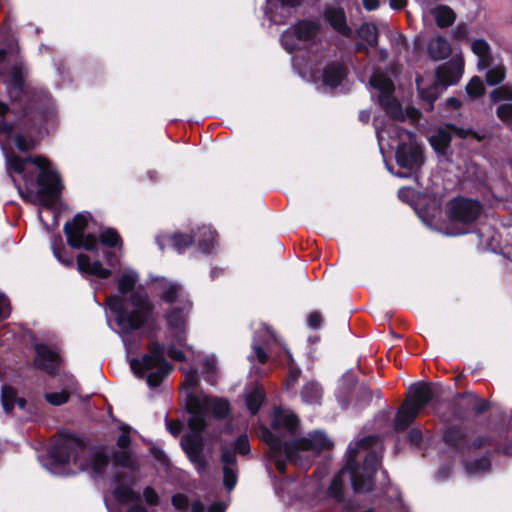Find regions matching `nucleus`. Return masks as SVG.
Segmentation results:
<instances>
[{
	"instance_id": "nucleus-1",
	"label": "nucleus",
	"mask_w": 512,
	"mask_h": 512,
	"mask_svg": "<svg viewBox=\"0 0 512 512\" xmlns=\"http://www.w3.org/2000/svg\"><path fill=\"white\" fill-rule=\"evenodd\" d=\"M6 168L9 174L13 171L23 175L24 187L11 178L21 197L28 202L50 207L53 198L62 190L59 175L49 161L41 156L21 158L6 154Z\"/></svg>"
},
{
	"instance_id": "nucleus-2",
	"label": "nucleus",
	"mask_w": 512,
	"mask_h": 512,
	"mask_svg": "<svg viewBox=\"0 0 512 512\" xmlns=\"http://www.w3.org/2000/svg\"><path fill=\"white\" fill-rule=\"evenodd\" d=\"M137 282L138 274L135 271H124L118 280L119 295H112L106 300L123 333L137 330L154 319V305L148 295L134 291Z\"/></svg>"
},
{
	"instance_id": "nucleus-3",
	"label": "nucleus",
	"mask_w": 512,
	"mask_h": 512,
	"mask_svg": "<svg viewBox=\"0 0 512 512\" xmlns=\"http://www.w3.org/2000/svg\"><path fill=\"white\" fill-rule=\"evenodd\" d=\"M418 213L419 218L428 227L447 236H459L470 232L469 225L479 217L481 205L478 201L466 198L451 200L447 205L448 221L445 226L438 224L437 218L440 215V207L436 199L432 202L431 219L423 211Z\"/></svg>"
},
{
	"instance_id": "nucleus-4",
	"label": "nucleus",
	"mask_w": 512,
	"mask_h": 512,
	"mask_svg": "<svg viewBox=\"0 0 512 512\" xmlns=\"http://www.w3.org/2000/svg\"><path fill=\"white\" fill-rule=\"evenodd\" d=\"M51 457L60 464L75 465L92 476L102 475L110 466L108 455L102 449L89 448L80 440L62 439L51 451Z\"/></svg>"
},
{
	"instance_id": "nucleus-5",
	"label": "nucleus",
	"mask_w": 512,
	"mask_h": 512,
	"mask_svg": "<svg viewBox=\"0 0 512 512\" xmlns=\"http://www.w3.org/2000/svg\"><path fill=\"white\" fill-rule=\"evenodd\" d=\"M376 134L381 152L384 150V142L388 141L389 148L396 149V160L401 167L412 171L422 166V147L417 143L414 134L394 123L382 128L376 127Z\"/></svg>"
},
{
	"instance_id": "nucleus-6",
	"label": "nucleus",
	"mask_w": 512,
	"mask_h": 512,
	"mask_svg": "<svg viewBox=\"0 0 512 512\" xmlns=\"http://www.w3.org/2000/svg\"><path fill=\"white\" fill-rule=\"evenodd\" d=\"M186 406L189 413H191V417L188 420L189 427L196 431H204L206 415L209 411L216 418H225L230 411L227 400L210 397L204 393L193 394L188 392Z\"/></svg>"
},
{
	"instance_id": "nucleus-7",
	"label": "nucleus",
	"mask_w": 512,
	"mask_h": 512,
	"mask_svg": "<svg viewBox=\"0 0 512 512\" xmlns=\"http://www.w3.org/2000/svg\"><path fill=\"white\" fill-rule=\"evenodd\" d=\"M164 347L159 343H153L149 354L140 361L132 359L130 366L138 376L146 373L147 383L151 387H157L171 371L170 364L164 359Z\"/></svg>"
},
{
	"instance_id": "nucleus-8",
	"label": "nucleus",
	"mask_w": 512,
	"mask_h": 512,
	"mask_svg": "<svg viewBox=\"0 0 512 512\" xmlns=\"http://www.w3.org/2000/svg\"><path fill=\"white\" fill-rule=\"evenodd\" d=\"M463 71L464 60L461 56L456 55L450 61L440 65L436 69V81L429 89L425 88L423 79H416L420 96L432 107L433 102L438 97V85L444 87L455 85L461 79Z\"/></svg>"
},
{
	"instance_id": "nucleus-9",
	"label": "nucleus",
	"mask_w": 512,
	"mask_h": 512,
	"mask_svg": "<svg viewBox=\"0 0 512 512\" xmlns=\"http://www.w3.org/2000/svg\"><path fill=\"white\" fill-rule=\"evenodd\" d=\"M331 446L332 443L326 434L316 431L309 434L307 437L290 442V444L284 446V449L291 461L295 464L304 466L305 464L302 461V454H306L305 457H308L309 455H316L321 451L330 449Z\"/></svg>"
},
{
	"instance_id": "nucleus-10",
	"label": "nucleus",
	"mask_w": 512,
	"mask_h": 512,
	"mask_svg": "<svg viewBox=\"0 0 512 512\" xmlns=\"http://www.w3.org/2000/svg\"><path fill=\"white\" fill-rule=\"evenodd\" d=\"M88 224V215L84 213L77 214L71 222L64 225V232L68 244L76 249L83 248L88 251H94L98 245L96 236L86 234L85 230Z\"/></svg>"
},
{
	"instance_id": "nucleus-11",
	"label": "nucleus",
	"mask_w": 512,
	"mask_h": 512,
	"mask_svg": "<svg viewBox=\"0 0 512 512\" xmlns=\"http://www.w3.org/2000/svg\"><path fill=\"white\" fill-rule=\"evenodd\" d=\"M371 85L381 92L380 103L394 119H402L403 113L398 101L391 96L394 91L392 80L382 73H375L370 80Z\"/></svg>"
},
{
	"instance_id": "nucleus-12",
	"label": "nucleus",
	"mask_w": 512,
	"mask_h": 512,
	"mask_svg": "<svg viewBox=\"0 0 512 512\" xmlns=\"http://www.w3.org/2000/svg\"><path fill=\"white\" fill-rule=\"evenodd\" d=\"M381 460L380 451L372 449L365 455L361 472L354 469V493L369 491Z\"/></svg>"
},
{
	"instance_id": "nucleus-13",
	"label": "nucleus",
	"mask_w": 512,
	"mask_h": 512,
	"mask_svg": "<svg viewBox=\"0 0 512 512\" xmlns=\"http://www.w3.org/2000/svg\"><path fill=\"white\" fill-rule=\"evenodd\" d=\"M319 23L305 20L299 22L293 30L283 33L282 44L289 52L300 48V43L312 40L319 31Z\"/></svg>"
},
{
	"instance_id": "nucleus-14",
	"label": "nucleus",
	"mask_w": 512,
	"mask_h": 512,
	"mask_svg": "<svg viewBox=\"0 0 512 512\" xmlns=\"http://www.w3.org/2000/svg\"><path fill=\"white\" fill-rule=\"evenodd\" d=\"M191 307L192 303L189 300H185L184 304L173 306L166 314L168 328L174 334V338L179 345H182L185 340L186 322Z\"/></svg>"
},
{
	"instance_id": "nucleus-15",
	"label": "nucleus",
	"mask_w": 512,
	"mask_h": 512,
	"mask_svg": "<svg viewBox=\"0 0 512 512\" xmlns=\"http://www.w3.org/2000/svg\"><path fill=\"white\" fill-rule=\"evenodd\" d=\"M421 5L424 21L433 18L439 28L450 27L456 20L454 10L444 4H431L428 0H418Z\"/></svg>"
},
{
	"instance_id": "nucleus-16",
	"label": "nucleus",
	"mask_w": 512,
	"mask_h": 512,
	"mask_svg": "<svg viewBox=\"0 0 512 512\" xmlns=\"http://www.w3.org/2000/svg\"><path fill=\"white\" fill-rule=\"evenodd\" d=\"M35 364L50 375H54L61 363V357L56 349L45 344L35 345Z\"/></svg>"
},
{
	"instance_id": "nucleus-17",
	"label": "nucleus",
	"mask_w": 512,
	"mask_h": 512,
	"mask_svg": "<svg viewBox=\"0 0 512 512\" xmlns=\"http://www.w3.org/2000/svg\"><path fill=\"white\" fill-rule=\"evenodd\" d=\"M191 429V433L186 434L181 439V445L187 455L189 456L190 460L194 462L197 466V469L199 471L205 469V462L201 458V450H202V440H201V433L203 431H196L194 429Z\"/></svg>"
},
{
	"instance_id": "nucleus-18",
	"label": "nucleus",
	"mask_w": 512,
	"mask_h": 512,
	"mask_svg": "<svg viewBox=\"0 0 512 512\" xmlns=\"http://www.w3.org/2000/svg\"><path fill=\"white\" fill-rule=\"evenodd\" d=\"M435 389L436 387L425 383L414 384L410 386L405 402L420 412L434 397Z\"/></svg>"
},
{
	"instance_id": "nucleus-19",
	"label": "nucleus",
	"mask_w": 512,
	"mask_h": 512,
	"mask_svg": "<svg viewBox=\"0 0 512 512\" xmlns=\"http://www.w3.org/2000/svg\"><path fill=\"white\" fill-rule=\"evenodd\" d=\"M173 506L181 512H225L226 504L218 502L212 504L208 509L200 501H194L189 504L187 496L176 494L172 497Z\"/></svg>"
},
{
	"instance_id": "nucleus-20",
	"label": "nucleus",
	"mask_w": 512,
	"mask_h": 512,
	"mask_svg": "<svg viewBox=\"0 0 512 512\" xmlns=\"http://www.w3.org/2000/svg\"><path fill=\"white\" fill-rule=\"evenodd\" d=\"M221 461L223 463V482L226 489L231 491L235 487L238 478L236 456L227 447H222Z\"/></svg>"
},
{
	"instance_id": "nucleus-21",
	"label": "nucleus",
	"mask_w": 512,
	"mask_h": 512,
	"mask_svg": "<svg viewBox=\"0 0 512 512\" xmlns=\"http://www.w3.org/2000/svg\"><path fill=\"white\" fill-rule=\"evenodd\" d=\"M347 75L348 68L342 62H330L323 70V83L326 86L335 88L341 84Z\"/></svg>"
},
{
	"instance_id": "nucleus-22",
	"label": "nucleus",
	"mask_w": 512,
	"mask_h": 512,
	"mask_svg": "<svg viewBox=\"0 0 512 512\" xmlns=\"http://www.w3.org/2000/svg\"><path fill=\"white\" fill-rule=\"evenodd\" d=\"M77 267L80 273L93 275L101 279H106L111 275V270L104 268L100 261L91 262L89 257L83 253L77 256Z\"/></svg>"
},
{
	"instance_id": "nucleus-23",
	"label": "nucleus",
	"mask_w": 512,
	"mask_h": 512,
	"mask_svg": "<svg viewBox=\"0 0 512 512\" xmlns=\"http://www.w3.org/2000/svg\"><path fill=\"white\" fill-rule=\"evenodd\" d=\"M354 408L364 409L372 404L374 400H380L382 393L379 389L371 390L364 383H356L354 380Z\"/></svg>"
},
{
	"instance_id": "nucleus-24",
	"label": "nucleus",
	"mask_w": 512,
	"mask_h": 512,
	"mask_svg": "<svg viewBox=\"0 0 512 512\" xmlns=\"http://www.w3.org/2000/svg\"><path fill=\"white\" fill-rule=\"evenodd\" d=\"M452 52L449 41L440 35L432 37L427 43V53L435 61L446 59Z\"/></svg>"
},
{
	"instance_id": "nucleus-25",
	"label": "nucleus",
	"mask_w": 512,
	"mask_h": 512,
	"mask_svg": "<svg viewBox=\"0 0 512 512\" xmlns=\"http://www.w3.org/2000/svg\"><path fill=\"white\" fill-rule=\"evenodd\" d=\"M472 52L478 57L477 67L479 70L487 69L494 63L491 48L484 39H475L471 44Z\"/></svg>"
},
{
	"instance_id": "nucleus-26",
	"label": "nucleus",
	"mask_w": 512,
	"mask_h": 512,
	"mask_svg": "<svg viewBox=\"0 0 512 512\" xmlns=\"http://www.w3.org/2000/svg\"><path fill=\"white\" fill-rule=\"evenodd\" d=\"M161 298L167 303L184 304L185 300H189L183 287L174 282L165 281L162 284Z\"/></svg>"
},
{
	"instance_id": "nucleus-27",
	"label": "nucleus",
	"mask_w": 512,
	"mask_h": 512,
	"mask_svg": "<svg viewBox=\"0 0 512 512\" xmlns=\"http://www.w3.org/2000/svg\"><path fill=\"white\" fill-rule=\"evenodd\" d=\"M398 197L401 201L406 202L414 207V210L419 215V211H423L428 217L431 219L432 214V200H427L425 203L427 204L426 207H419L418 202L416 201L418 199V195L416 191L413 188L410 187H403L399 189L398 191ZM424 203V201H422Z\"/></svg>"
},
{
	"instance_id": "nucleus-28",
	"label": "nucleus",
	"mask_w": 512,
	"mask_h": 512,
	"mask_svg": "<svg viewBox=\"0 0 512 512\" xmlns=\"http://www.w3.org/2000/svg\"><path fill=\"white\" fill-rule=\"evenodd\" d=\"M358 36L362 42L354 43V52L366 49V46H374L377 43V29L373 24H363L358 30Z\"/></svg>"
},
{
	"instance_id": "nucleus-29",
	"label": "nucleus",
	"mask_w": 512,
	"mask_h": 512,
	"mask_svg": "<svg viewBox=\"0 0 512 512\" xmlns=\"http://www.w3.org/2000/svg\"><path fill=\"white\" fill-rule=\"evenodd\" d=\"M419 411L414 409L410 404L406 402L398 410L395 420L394 427L396 430H405L416 418Z\"/></svg>"
},
{
	"instance_id": "nucleus-30",
	"label": "nucleus",
	"mask_w": 512,
	"mask_h": 512,
	"mask_svg": "<svg viewBox=\"0 0 512 512\" xmlns=\"http://www.w3.org/2000/svg\"><path fill=\"white\" fill-rule=\"evenodd\" d=\"M325 17L337 32L343 35H348L349 28L346 24V16L342 8L337 7L327 9Z\"/></svg>"
},
{
	"instance_id": "nucleus-31",
	"label": "nucleus",
	"mask_w": 512,
	"mask_h": 512,
	"mask_svg": "<svg viewBox=\"0 0 512 512\" xmlns=\"http://www.w3.org/2000/svg\"><path fill=\"white\" fill-rule=\"evenodd\" d=\"M267 434H268L267 441L269 442V446H270L271 458L273 459L277 470L280 472H284L286 463L282 459V456H285L286 459L291 462V460L288 458L287 453L285 452V449H284V446L287 445L288 443L281 444L278 441L274 440L269 432H267ZM292 463H294V462L292 461Z\"/></svg>"
},
{
	"instance_id": "nucleus-32",
	"label": "nucleus",
	"mask_w": 512,
	"mask_h": 512,
	"mask_svg": "<svg viewBox=\"0 0 512 512\" xmlns=\"http://www.w3.org/2000/svg\"><path fill=\"white\" fill-rule=\"evenodd\" d=\"M117 478L119 476L117 475ZM118 483L113 488L112 494L114 499L121 504H129L139 500V494L124 482L117 479Z\"/></svg>"
},
{
	"instance_id": "nucleus-33",
	"label": "nucleus",
	"mask_w": 512,
	"mask_h": 512,
	"mask_svg": "<svg viewBox=\"0 0 512 512\" xmlns=\"http://www.w3.org/2000/svg\"><path fill=\"white\" fill-rule=\"evenodd\" d=\"M11 99H17L23 87L22 72L19 65H15L10 73V78L5 81Z\"/></svg>"
},
{
	"instance_id": "nucleus-34",
	"label": "nucleus",
	"mask_w": 512,
	"mask_h": 512,
	"mask_svg": "<svg viewBox=\"0 0 512 512\" xmlns=\"http://www.w3.org/2000/svg\"><path fill=\"white\" fill-rule=\"evenodd\" d=\"M301 397L307 404H320L322 398V388L316 382H308L302 389Z\"/></svg>"
},
{
	"instance_id": "nucleus-35",
	"label": "nucleus",
	"mask_w": 512,
	"mask_h": 512,
	"mask_svg": "<svg viewBox=\"0 0 512 512\" xmlns=\"http://www.w3.org/2000/svg\"><path fill=\"white\" fill-rule=\"evenodd\" d=\"M345 475L352 477V468L348 465L333 478L328 489L329 496L337 501L342 500L343 476Z\"/></svg>"
},
{
	"instance_id": "nucleus-36",
	"label": "nucleus",
	"mask_w": 512,
	"mask_h": 512,
	"mask_svg": "<svg viewBox=\"0 0 512 512\" xmlns=\"http://www.w3.org/2000/svg\"><path fill=\"white\" fill-rule=\"evenodd\" d=\"M75 389L76 382L72 378H70L69 384L67 385V389L60 392L46 393L45 399L49 404L59 406L68 401L70 393H72Z\"/></svg>"
},
{
	"instance_id": "nucleus-37",
	"label": "nucleus",
	"mask_w": 512,
	"mask_h": 512,
	"mask_svg": "<svg viewBox=\"0 0 512 512\" xmlns=\"http://www.w3.org/2000/svg\"><path fill=\"white\" fill-rule=\"evenodd\" d=\"M445 442L456 449L465 450L467 449L466 434L458 428L450 429L444 434Z\"/></svg>"
},
{
	"instance_id": "nucleus-38",
	"label": "nucleus",
	"mask_w": 512,
	"mask_h": 512,
	"mask_svg": "<svg viewBox=\"0 0 512 512\" xmlns=\"http://www.w3.org/2000/svg\"><path fill=\"white\" fill-rule=\"evenodd\" d=\"M264 397V390L260 386L254 387L253 390L246 395V405L252 414H255L260 409Z\"/></svg>"
},
{
	"instance_id": "nucleus-39",
	"label": "nucleus",
	"mask_w": 512,
	"mask_h": 512,
	"mask_svg": "<svg viewBox=\"0 0 512 512\" xmlns=\"http://www.w3.org/2000/svg\"><path fill=\"white\" fill-rule=\"evenodd\" d=\"M451 141V133L446 129H439L430 137V143L438 152H443Z\"/></svg>"
},
{
	"instance_id": "nucleus-40",
	"label": "nucleus",
	"mask_w": 512,
	"mask_h": 512,
	"mask_svg": "<svg viewBox=\"0 0 512 512\" xmlns=\"http://www.w3.org/2000/svg\"><path fill=\"white\" fill-rule=\"evenodd\" d=\"M485 79L488 85L494 86L502 82L505 78V68L501 63L493 67H488Z\"/></svg>"
},
{
	"instance_id": "nucleus-41",
	"label": "nucleus",
	"mask_w": 512,
	"mask_h": 512,
	"mask_svg": "<svg viewBox=\"0 0 512 512\" xmlns=\"http://www.w3.org/2000/svg\"><path fill=\"white\" fill-rule=\"evenodd\" d=\"M464 467L469 475H478L489 470L490 461L486 457H481L473 462L465 463Z\"/></svg>"
},
{
	"instance_id": "nucleus-42",
	"label": "nucleus",
	"mask_w": 512,
	"mask_h": 512,
	"mask_svg": "<svg viewBox=\"0 0 512 512\" xmlns=\"http://www.w3.org/2000/svg\"><path fill=\"white\" fill-rule=\"evenodd\" d=\"M275 423L288 430H294L298 424V419L296 415L291 412H278L275 416Z\"/></svg>"
},
{
	"instance_id": "nucleus-43",
	"label": "nucleus",
	"mask_w": 512,
	"mask_h": 512,
	"mask_svg": "<svg viewBox=\"0 0 512 512\" xmlns=\"http://www.w3.org/2000/svg\"><path fill=\"white\" fill-rule=\"evenodd\" d=\"M17 398L16 390L10 386H3L1 391L2 405L6 412H10Z\"/></svg>"
},
{
	"instance_id": "nucleus-44",
	"label": "nucleus",
	"mask_w": 512,
	"mask_h": 512,
	"mask_svg": "<svg viewBox=\"0 0 512 512\" xmlns=\"http://www.w3.org/2000/svg\"><path fill=\"white\" fill-rule=\"evenodd\" d=\"M99 241L102 244L107 245L109 247H115L118 245H122V240L120 238V235L117 233L116 230L111 229V228L104 230L99 235Z\"/></svg>"
},
{
	"instance_id": "nucleus-45",
	"label": "nucleus",
	"mask_w": 512,
	"mask_h": 512,
	"mask_svg": "<svg viewBox=\"0 0 512 512\" xmlns=\"http://www.w3.org/2000/svg\"><path fill=\"white\" fill-rule=\"evenodd\" d=\"M201 236L202 239H199V245L205 252H209L216 240V233L209 227H203L201 229Z\"/></svg>"
},
{
	"instance_id": "nucleus-46",
	"label": "nucleus",
	"mask_w": 512,
	"mask_h": 512,
	"mask_svg": "<svg viewBox=\"0 0 512 512\" xmlns=\"http://www.w3.org/2000/svg\"><path fill=\"white\" fill-rule=\"evenodd\" d=\"M171 246L178 252H183L187 247H189L193 240L188 235L175 234L169 239Z\"/></svg>"
},
{
	"instance_id": "nucleus-47",
	"label": "nucleus",
	"mask_w": 512,
	"mask_h": 512,
	"mask_svg": "<svg viewBox=\"0 0 512 512\" xmlns=\"http://www.w3.org/2000/svg\"><path fill=\"white\" fill-rule=\"evenodd\" d=\"M490 97L493 103H497L501 100H512V87L505 85L496 88L491 92Z\"/></svg>"
},
{
	"instance_id": "nucleus-48",
	"label": "nucleus",
	"mask_w": 512,
	"mask_h": 512,
	"mask_svg": "<svg viewBox=\"0 0 512 512\" xmlns=\"http://www.w3.org/2000/svg\"><path fill=\"white\" fill-rule=\"evenodd\" d=\"M469 95L478 97L484 93V85L478 76H474L466 86Z\"/></svg>"
},
{
	"instance_id": "nucleus-49",
	"label": "nucleus",
	"mask_w": 512,
	"mask_h": 512,
	"mask_svg": "<svg viewBox=\"0 0 512 512\" xmlns=\"http://www.w3.org/2000/svg\"><path fill=\"white\" fill-rule=\"evenodd\" d=\"M497 116L506 124L512 125V104L504 103L498 106Z\"/></svg>"
},
{
	"instance_id": "nucleus-50",
	"label": "nucleus",
	"mask_w": 512,
	"mask_h": 512,
	"mask_svg": "<svg viewBox=\"0 0 512 512\" xmlns=\"http://www.w3.org/2000/svg\"><path fill=\"white\" fill-rule=\"evenodd\" d=\"M15 145L18 148V150L22 152H27L36 146V142L31 138H26L23 135H18L15 139Z\"/></svg>"
},
{
	"instance_id": "nucleus-51",
	"label": "nucleus",
	"mask_w": 512,
	"mask_h": 512,
	"mask_svg": "<svg viewBox=\"0 0 512 512\" xmlns=\"http://www.w3.org/2000/svg\"><path fill=\"white\" fill-rule=\"evenodd\" d=\"M452 38L455 40H467L469 37V29L466 23H459L451 32Z\"/></svg>"
},
{
	"instance_id": "nucleus-52",
	"label": "nucleus",
	"mask_w": 512,
	"mask_h": 512,
	"mask_svg": "<svg viewBox=\"0 0 512 512\" xmlns=\"http://www.w3.org/2000/svg\"><path fill=\"white\" fill-rule=\"evenodd\" d=\"M132 463V460H131V457L129 455V453L127 451H123L121 452L119 455H116L114 457V462H113V466L114 467H128L130 466Z\"/></svg>"
},
{
	"instance_id": "nucleus-53",
	"label": "nucleus",
	"mask_w": 512,
	"mask_h": 512,
	"mask_svg": "<svg viewBox=\"0 0 512 512\" xmlns=\"http://www.w3.org/2000/svg\"><path fill=\"white\" fill-rule=\"evenodd\" d=\"M235 450L242 455H246L249 453L250 445L247 436L241 435L240 437H238L235 443Z\"/></svg>"
},
{
	"instance_id": "nucleus-54",
	"label": "nucleus",
	"mask_w": 512,
	"mask_h": 512,
	"mask_svg": "<svg viewBox=\"0 0 512 512\" xmlns=\"http://www.w3.org/2000/svg\"><path fill=\"white\" fill-rule=\"evenodd\" d=\"M253 355L251 356V358H256L258 360V362L260 363H265L268 356L266 354V352L264 351V349L256 342L253 343Z\"/></svg>"
},
{
	"instance_id": "nucleus-55",
	"label": "nucleus",
	"mask_w": 512,
	"mask_h": 512,
	"mask_svg": "<svg viewBox=\"0 0 512 512\" xmlns=\"http://www.w3.org/2000/svg\"><path fill=\"white\" fill-rule=\"evenodd\" d=\"M10 314V306L4 294L0 293V321L6 319Z\"/></svg>"
},
{
	"instance_id": "nucleus-56",
	"label": "nucleus",
	"mask_w": 512,
	"mask_h": 512,
	"mask_svg": "<svg viewBox=\"0 0 512 512\" xmlns=\"http://www.w3.org/2000/svg\"><path fill=\"white\" fill-rule=\"evenodd\" d=\"M196 374H197L196 370H190L189 372L186 373L183 385L187 389L193 390L194 387L196 386V384H197V376H196Z\"/></svg>"
},
{
	"instance_id": "nucleus-57",
	"label": "nucleus",
	"mask_w": 512,
	"mask_h": 512,
	"mask_svg": "<svg viewBox=\"0 0 512 512\" xmlns=\"http://www.w3.org/2000/svg\"><path fill=\"white\" fill-rule=\"evenodd\" d=\"M143 497L148 504L154 505L158 503V494L151 487L145 488L143 492Z\"/></svg>"
},
{
	"instance_id": "nucleus-58",
	"label": "nucleus",
	"mask_w": 512,
	"mask_h": 512,
	"mask_svg": "<svg viewBox=\"0 0 512 512\" xmlns=\"http://www.w3.org/2000/svg\"><path fill=\"white\" fill-rule=\"evenodd\" d=\"M307 322L310 328L316 329L322 323V316L318 312H312L308 315Z\"/></svg>"
},
{
	"instance_id": "nucleus-59",
	"label": "nucleus",
	"mask_w": 512,
	"mask_h": 512,
	"mask_svg": "<svg viewBox=\"0 0 512 512\" xmlns=\"http://www.w3.org/2000/svg\"><path fill=\"white\" fill-rule=\"evenodd\" d=\"M169 357L176 361H184L185 356L183 351L176 349L174 346H170L167 351Z\"/></svg>"
},
{
	"instance_id": "nucleus-60",
	"label": "nucleus",
	"mask_w": 512,
	"mask_h": 512,
	"mask_svg": "<svg viewBox=\"0 0 512 512\" xmlns=\"http://www.w3.org/2000/svg\"><path fill=\"white\" fill-rule=\"evenodd\" d=\"M119 448L125 450L130 445V436L127 431H124L117 440Z\"/></svg>"
},
{
	"instance_id": "nucleus-61",
	"label": "nucleus",
	"mask_w": 512,
	"mask_h": 512,
	"mask_svg": "<svg viewBox=\"0 0 512 512\" xmlns=\"http://www.w3.org/2000/svg\"><path fill=\"white\" fill-rule=\"evenodd\" d=\"M374 444L377 446V438L375 436H368L367 438L359 441L356 446L357 449H360L364 446H372Z\"/></svg>"
},
{
	"instance_id": "nucleus-62",
	"label": "nucleus",
	"mask_w": 512,
	"mask_h": 512,
	"mask_svg": "<svg viewBox=\"0 0 512 512\" xmlns=\"http://www.w3.org/2000/svg\"><path fill=\"white\" fill-rule=\"evenodd\" d=\"M363 6L366 10L372 11L379 6V0H363Z\"/></svg>"
},
{
	"instance_id": "nucleus-63",
	"label": "nucleus",
	"mask_w": 512,
	"mask_h": 512,
	"mask_svg": "<svg viewBox=\"0 0 512 512\" xmlns=\"http://www.w3.org/2000/svg\"><path fill=\"white\" fill-rule=\"evenodd\" d=\"M204 364L209 371H214L216 368V359L214 356L206 357L204 360Z\"/></svg>"
},
{
	"instance_id": "nucleus-64",
	"label": "nucleus",
	"mask_w": 512,
	"mask_h": 512,
	"mask_svg": "<svg viewBox=\"0 0 512 512\" xmlns=\"http://www.w3.org/2000/svg\"><path fill=\"white\" fill-rule=\"evenodd\" d=\"M407 4V0H390V7L395 10L404 8Z\"/></svg>"
}]
</instances>
